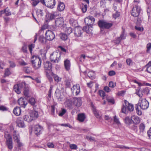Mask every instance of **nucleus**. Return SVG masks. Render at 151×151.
Returning <instances> with one entry per match:
<instances>
[{"label":"nucleus","mask_w":151,"mask_h":151,"mask_svg":"<svg viewBox=\"0 0 151 151\" xmlns=\"http://www.w3.org/2000/svg\"><path fill=\"white\" fill-rule=\"evenodd\" d=\"M149 103L148 101L145 99L140 98L139 101L138 103L135 105V108L136 112L139 115L142 114L141 109H146L149 106Z\"/></svg>","instance_id":"1"},{"label":"nucleus","mask_w":151,"mask_h":151,"mask_svg":"<svg viewBox=\"0 0 151 151\" xmlns=\"http://www.w3.org/2000/svg\"><path fill=\"white\" fill-rule=\"evenodd\" d=\"M31 62L32 66L35 70L39 69L41 66L42 60L39 57L33 55L31 58Z\"/></svg>","instance_id":"2"},{"label":"nucleus","mask_w":151,"mask_h":151,"mask_svg":"<svg viewBox=\"0 0 151 151\" xmlns=\"http://www.w3.org/2000/svg\"><path fill=\"white\" fill-rule=\"evenodd\" d=\"M38 112L35 111H31L28 114L24 115L23 117L24 120L28 122H31L35 118L38 116Z\"/></svg>","instance_id":"3"},{"label":"nucleus","mask_w":151,"mask_h":151,"mask_svg":"<svg viewBox=\"0 0 151 151\" xmlns=\"http://www.w3.org/2000/svg\"><path fill=\"white\" fill-rule=\"evenodd\" d=\"M95 21V19L92 16H88L85 18L84 19V22L86 25H89V28L86 31L88 33H90L91 32L92 30V25L94 23Z\"/></svg>","instance_id":"4"},{"label":"nucleus","mask_w":151,"mask_h":151,"mask_svg":"<svg viewBox=\"0 0 151 151\" xmlns=\"http://www.w3.org/2000/svg\"><path fill=\"white\" fill-rule=\"evenodd\" d=\"M40 2L48 8L52 9L55 4V0H40Z\"/></svg>","instance_id":"5"},{"label":"nucleus","mask_w":151,"mask_h":151,"mask_svg":"<svg viewBox=\"0 0 151 151\" xmlns=\"http://www.w3.org/2000/svg\"><path fill=\"white\" fill-rule=\"evenodd\" d=\"M61 55L60 52H54L50 56V60L53 63H58L61 59L60 56Z\"/></svg>","instance_id":"6"},{"label":"nucleus","mask_w":151,"mask_h":151,"mask_svg":"<svg viewBox=\"0 0 151 151\" xmlns=\"http://www.w3.org/2000/svg\"><path fill=\"white\" fill-rule=\"evenodd\" d=\"M98 25L100 28L109 29L112 27L113 24L103 20H99L98 22Z\"/></svg>","instance_id":"7"},{"label":"nucleus","mask_w":151,"mask_h":151,"mask_svg":"<svg viewBox=\"0 0 151 151\" xmlns=\"http://www.w3.org/2000/svg\"><path fill=\"white\" fill-rule=\"evenodd\" d=\"M141 9L140 7L137 5L134 6L132 10L131 11V14L132 16L134 17H138L140 13Z\"/></svg>","instance_id":"8"},{"label":"nucleus","mask_w":151,"mask_h":151,"mask_svg":"<svg viewBox=\"0 0 151 151\" xmlns=\"http://www.w3.org/2000/svg\"><path fill=\"white\" fill-rule=\"evenodd\" d=\"M46 38L47 40L49 41L52 40L55 38V35L53 32L51 30H48L45 33Z\"/></svg>","instance_id":"9"},{"label":"nucleus","mask_w":151,"mask_h":151,"mask_svg":"<svg viewBox=\"0 0 151 151\" xmlns=\"http://www.w3.org/2000/svg\"><path fill=\"white\" fill-rule=\"evenodd\" d=\"M44 68L46 73H51L52 71V64L50 62L47 61L44 63Z\"/></svg>","instance_id":"10"},{"label":"nucleus","mask_w":151,"mask_h":151,"mask_svg":"<svg viewBox=\"0 0 151 151\" xmlns=\"http://www.w3.org/2000/svg\"><path fill=\"white\" fill-rule=\"evenodd\" d=\"M18 103L21 107L24 108H25L27 104V100L24 97H22L19 99Z\"/></svg>","instance_id":"11"},{"label":"nucleus","mask_w":151,"mask_h":151,"mask_svg":"<svg viewBox=\"0 0 151 151\" xmlns=\"http://www.w3.org/2000/svg\"><path fill=\"white\" fill-rule=\"evenodd\" d=\"M71 91L73 93H75L76 95H78L80 92V88L79 84L74 85L71 88Z\"/></svg>","instance_id":"12"},{"label":"nucleus","mask_w":151,"mask_h":151,"mask_svg":"<svg viewBox=\"0 0 151 151\" xmlns=\"http://www.w3.org/2000/svg\"><path fill=\"white\" fill-rule=\"evenodd\" d=\"M73 103L75 106H80L82 104V101L81 98H74L73 99Z\"/></svg>","instance_id":"13"},{"label":"nucleus","mask_w":151,"mask_h":151,"mask_svg":"<svg viewBox=\"0 0 151 151\" xmlns=\"http://www.w3.org/2000/svg\"><path fill=\"white\" fill-rule=\"evenodd\" d=\"M55 24L56 26L59 27H61L64 24V19L63 18H57L55 21Z\"/></svg>","instance_id":"14"},{"label":"nucleus","mask_w":151,"mask_h":151,"mask_svg":"<svg viewBox=\"0 0 151 151\" xmlns=\"http://www.w3.org/2000/svg\"><path fill=\"white\" fill-rule=\"evenodd\" d=\"M83 31V29L80 27H76L75 28L74 30V34L77 37H80Z\"/></svg>","instance_id":"15"},{"label":"nucleus","mask_w":151,"mask_h":151,"mask_svg":"<svg viewBox=\"0 0 151 151\" xmlns=\"http://www.w3.org/2000/svg\"><path fill=\"white\" fill-rule=\"evenodd\" d=\"M42 127L40 125H37L35 126L34 130L35 134L37 136L39 135L41 133Z\"/></svg>","instance_id":"16"},{"label":"nucleus","mask_w":151,"mask_h":151,"mask_svg":"<svg viewBox=\"0 0 151 151\" xmlns=\"http://www.w3.org/2000/svg\"><path fill=\"white\" fill-rule=\"evenodd\" d=\"M91 106L92 110L95 116L97 118L100 119L101 118L100 114L98 111L96 110V107L92 104H91Z\"/></svg>","instance_id":"17"},{"label":"nucleus","mask_w":151,"mask_h":151,"mask_svg":"<svg viewBox=\"0 0 151 151\" xmlns=\"http://www.w3.org/2000/svg\"><path fill=\"white\" fill-rule=\"evenodd\" d=\"M124 104L127 107V109L131 111H133L134 109V107L133 104L129 103L126 100H124Z\"/></svg>","instance_id":"18"},{"label":"nucleus","mask_w":151,"mask_h":151,"mask_svg":"<svg viewBox=\"0 0 151 151\" xmlns=\"http://www.w3.org/2000/svg\"><path fill=\"white\" fill-rule=\"evenodd\" d=\"M17 123V126L21 128H24L25 127V125L24 124V122L22 120L21 118H19L18 119Z\"/></svg>","instance_id":"19"},{"label":"nucleus","mask_w":151,"mask_h":151,"mask_svg":"<svg viewBox=\"0 0 151 151\" xmlns=\"http://www.w3.org/2000/svg\"><path fill=\"white\" fill-rule=\"evenodd\" d=\"M132 122L135 124H137L140 122V119L139 118L135 115H133L132 116Z\"/></svg>","instance_id":"20"},{"label":"nucleus","mask_w":151,"mask_h":151,"mask_svg":"<svg viewBox=\"0 0 151 151\" xmlns=\"http://www.w3.org/2000/svg\"><path fill=\"white\" fill-rule=\"evenodd\" d=\"M64 63L65 69L67 70H69L70 69V61L68 59L65 60L64 62Z\"/></svg>","instance_id":"21"},{"label":"nucleus","mask_w":151,"mask_h":151,"mask_svg":"<svg viewBox=\"0 0 151 151\" xmlns=\"http://www.w3.org/2000/svg\"><path fill=\"white\" fill-rule=\"evenodd\" d=\"M65 8V5L63 3L60 2L58 4L57 9L59 11H62L64 10Z\"/></svg>","instance_id":"22"},{"label":"nucleus","mask_w":151,"mask_h":151,"mask_svg":"<svg viewBox=\"0 0 151 151\" xmlns=\"http://www.w3.org/2000/svg\"><path fill=\"white\" fill-rule=\"evenodd\" d=\"M13 136L15 142L19 140V136L16 131H14L13 132Z\"/></svg>","instance_id":"23"},{"label":"nucleus","mask_w":151,"mask_h":151,"mask_svg":"<svg viewBox=\"0 0 151 151\" xmlns=\"http://www.w3.org/2000/svg\"><path fill=\"white\" fill-rule=\"evenodd\" d=\"M21 113V109L19 107H15L13 110V113L16 116L19 115Z\"/></svg>","instance_id":"24"},{"label":"nucleus","mask_w":151,"mask_h":151,"mask_svg":"<svg viewBox=\"0 0 151 151\" xmlns=\"http://www.w3.org/2000/svg\"><path fill=\"white\" fill-rule=\"evenodd\" d=\"M85 118L84 113L80 114L78 115V119L81 122H83Z\"/></svg>","instance_id":"25"},{"label":"nucleus","mask_w":151,"mask_h":151,"mask_svg":"<svg viewBox=\"0 0 151 151\" xmlns=\"http://www.w3.org/2000/svg\"><path fill=\"white\" fill-rule=\"evenodd\" d=\"M6 143L8 148L12 150L13 147L12 140H7Z\"/></svg>","instance_id":"26"},{"label":"nucleus","mask_w":151,"mask_h":151,"mask_svg":"<svg viewBox=\"0 0 151 151\" xmlns=\"http://www.w3.org/2000/svg\"><path fill=\"white\" fill-rule=\"evenodd\" d=\"M145 66L147 68L146 71L151 73V61H149Z\"/></svg>","instance_id":"27"},{"label":"nucleus","mask_w":151,"mask_h":151,"mask_svg":"<svg viewBox=\"0 0 151 151\" xmlns=\"http://www.w3.org/2000/svg\"><path fill=\"white\" fill-rule=\"evenodd\" d=\"M14 91L17 94H19L21 92V89L17 84L15 85L14 87Z\"/></svg>","instance_id":"28"},{"label":"nucleus","mask_w":151,"mask_h":151,"mask_svg":"<svg viewBox=\"0 0 151 151\" xmlns=\"http://www.w3.org/2000/svg\"><path fill=\"white\" fill-rule=\"evenodd\" d=\"M17 85H18V86L21 90L23 88L25 89L28 86L26 85L25 83L23 82L19 83L18 84H17Z\"/></svg>","instance_id":"29"},{"label":"nucleus","mask_w":151,"mask_h":151,"mask_svg":"<svg viewBox=\"0 0 151 151\" xmlns=\"http://www.w3.org/2000/svg\"><path fill=\"white\" fill-rule=\"evenodd\" d=\"M66 105L69 108L72 109L73 108L72 102L70 100H68L65 103Z\"/></svg>","instance_id":"30"},{"label":"nucleus","mask_w":151,"mask_h":151,"mask_svg":"<svg viewBox=\"0 0 151 151\" xmlns=\"http://www.w3.org/2000/svg\"><path fill=\"white\" fill-rule=\"evenodd\" d=\"M71 81L70 79L66 78L64 81V83L66 87H69L70 86Z\"/></svg>","instance_id":"31"},{"label":"nucleus","mask_w":151,"mask_h":151,"mask_svg":"<svg viewBox=\"0 0 151 151\" xmlns=\"http://www.w3.org/2000/svg\"><path fill=\"white\" fill-rule=\"evenodd\" d=\"M139 132L141 133H143L145 128V125L143 123L141 124L139 126Z\"/></svg>","instance_id":"32"},{"label":"nucleus","mask_w":151,"mask_h":151,"mask_svg":"<svg viewBox=\"0 0 151 151\" xmlns=\"http://www.w3.org/2000/svg\"><path fill=\"white\" fill-rule=\"evenodd\" d=\"M132 118L130 119L128 117H127L125 118V123L128 124H129L132 123Z\"/></svg>","instance_id":"33"},{"label":"nucleus","mask_w":151,"mask_h":151,"mask_svg":"<svg viewBox=\"0 0 151 151\" xmlns=\"http://www.w3.org/2000/svg\"><path fill=\"white\" fill-rule=\"evenodd\" d=\"M29 102L31 105L35 106L36 101L35 98H31L29 99Z\"/></svg>","instance_id":"34"},{"label":"nucleus","mask_w":151,"mask_h":151,"mask_svg":"<svg viewBox=\"0 0 151 151\" xmlns=\"http://www.w3.org/2000/svg\"><path fill=\"white\" fill-rule=\"evenodd\" d=\"M23 93L26 97H29L30 96L29 94V90L28 88L27 87L24 89Z\"/></svg>","instance_id":"35"},{"label":"nucleus","mask_w":151,"mask_h":151,"mask_svg":"<svg viewBox=\"0 0 151 151\" xmlns=\"http://www.w3.org/2000/svg\"><path fill=\"white\" fill-rule=\"evenodd\" d=\"M46 38H45L43 36L41 35L39 37V40L41 43H45L46 42Z\"/></svg>","instance_id":"36"},{"label":"nucleus","mask_w":151,"mask_h":151,"mask_svg":"<svg viewBox=\"0 0 151 151\" xmlns=\"http://www.w3.org/2000/svg\"><path fill=\"white\" fill-rule=\"evenodd\" d=\"M5 137L6 138L7 140H12V137L10 134L7 132H5L4 135Z\"/></svg>","instance_id":"37"},{"label":"nucleus","mask_w":151,"mask_h":151,"mask_svg":"<svg viewBox=\"0 0 151 151\" xmlns=\"http://www.w3.org/2000/svg\"><path fill=\"white\" fill-rule=\"evenodd\" d=\"M81 9L83 13H85L87 10V5L86 4H82L81 5Z\"/></svg>","instance_id":"38"},{"label":"nucleus","mask_w":151,"mask_h":151,"mask_svg":"<svg viewBox=\"0 0 151 151\" xmlns=\"http://www.w3.org/2000/svg\"><path fill=\"white\" fill-rule=\"evenodd\" d=\"M150 90L148 88H144L142 91V95H147L149 93Z\"/></svg>","instance_id":"39"},{"label":"nucleus","mask_w":151,"mask_h":151,"mask_svg":"<svg viewBox=\"0 0 151 151\" xmlns=\"http://www.w3.org/2000/svg\"><path fill=\"white\" fill-rule=\"evenodd\" d=\"M60 38L63 40H65L68 38V36L65 33H61L60 35Z\"/></svg>","instance_id":"40"},{"label":"nucleus","mask_w":151,"mask_h":151,"mask_svg":"<svg viewBox=\"0 0 151 151\" xmlns=\"http://www.w3.org/2000/svg\"><path fill=\"white\" fill-rule=\"evenodd\" d=\"M36 14L38 17L42 16L43 14L42 10L41 9H38L36 12Z\"/></svg>","instance_id":"41"},{"label":"nucleus","mask_w":151,"mask_h":151,"mask_svg":"<svg viewBox=\"0 0 151 151\" xmlns=\"http://www.w3.org/2000/svg\"><path fill=\"white\" fill-rule=\"evenodd\" d=\"M107 100L108 101L112 104H114V98L112 97L109 96L107 97Z\"/></svg>","instance_id":"42"},{"label":"nucleus","mask_w":151,"mask_h":151,"mask_svg":"<svg viewBox=\"0 0 151 151\" xmlns=\"http://www.w3.org/2000/svg\"><path fill=\"white\" fill-rule=\"evenodd\" d=\"M53 78L55 81L57 83H58L61 81V78L59 77L56 75H53Z\"/></svg>","instance_id":"43"},{"label":"nucleus","mask_w":151,"mask_h":151,"mask_svg":"<svg viewBox=\"0 0 151 151\" xmlns=\"http://www.w3.org/2000/svg\"><path fill=\"white\" fill-rule=\"evenodd\" d=\"M66 111L64 109L62 108L61 110L59 113V116H63L66 112Z\"/></svg>","instance_id":"44"},{"label":"nucleus","mask_w":151,"mask_h":151,"mask_svg":"<svg viewBox=\"0 0 151 151\" xmlns=\"http://www.w3.org/2000/svg\"><path fill=\"white\" fill-rule=\"evenodd\" d=\"M114 121L116 124H117L118 125H121V123L116 116H114Z\"/></svg>","instance_id":"45"},{"label":"nucleus","mask_w":151,"mask_h":151,"mask_svg":"<svg viewBox=\"0 0 151 151\" xmlns=\"http://www.w3.org/2000/svg\"><path fill=\"white\" fill-rule=\"evenodd\" d=\"M11 74L9 68H7L5 70L4 75L6 76H8Z\"/></svg>","instance_id":"46"},{"label":"nucleus","mask_w":151,"mask_h":151,"mask_svg":"<svg viewBox=\"0 0 151 151\" xmlns=\"http://www.w3.org/2000/svg\"><path fill=\"white\" fill-rule=\"evenodd\" d=\"M125 31L124 29H123V30L122 33L120 37H119L122 40L124 39L125 38L126 35L125 34Z\"/></svg>","instance_id":"47"},{"label":"nucleus","mask_w":151,"mask_h":151,"mask_svg":"<svg viewBox=\"0 0 151 151\" xmlns=\"http://www.w3.org/2000/svg\"><path fill=\"white\" fill-rule=\"evenodd\" d=\"M4 12H5V15L6 16H9L11 14V12H9V9L8 7L4 9Z\"/></svg>","instance_id":"48"},{"label":"nucleus","mask_w":151,"mask_h":151,"mask_svg":"<svg viewBox=\"0 0 151 151\" xmlns=\"http://www.w3.org/2000/svg\"><path fill=\"white\" fill-rule=\"evenodd\" d=\"M65 32L69 34L72 32V29L70 27H66Z\"/></svg>","instance_id":"49"},{"label":"nucleus","mask_w":151,"mask_h":151,"mask_svg":"<svg viewBox=\"0 0 151 151\" xmlns=\"http://www.w3.org/2000/svg\"><path fill=\"white\" fill-rule=\"evenodd\" d=\"M22 51L24 53L27 52V47L25 45H24L22 47Z\"/></svg>","instance_id":"50"},{"label":"nucleus","mask_w":151,"mask_h":151,"mask_svg":"<svg viewBox=\"0 0 151 151\" xmlns=\"http://www.w3.org/2000/svg\"><path fill=\"white\" fill-rule=\"evenodd\" d=\"M50 73L48 72H46V76L47 77V78L49 79V81L50 82H51L52 81L53 79L49 75V73Z\"/></svg>","instance_id":"51"},{"label":"nucleus","mask_w":151,"mask_h":151,"mask_svg":"<svg viewBox=\"0 0 151 151\" xmlns=\"http://www.w3.org/2000/svg\"><path fill=\"white\" fill-rule=\"evenodd\" d=\"M24 70L27 73H30L31 70L28 67H25L24 68Z\"/></svg>","instance_id":"52"},{"label":"nucleus","mask_w":151,"mask_h":151,"mask_svg":"<svg viewBox=\"0 0 151 151\" xmlns=\"http://www.w3.org/2000/svg\"><path fill=\"white\" fill-rule=\"evenodd\" d=\"M127 109V107L125 104H123L121 109L122 112L125 113Z\"/></svg>","instance_id":"53"},{"label":"nucleus","mask_w":151,"mask_h":151,"mask_svg":"<svg viewBox=\"0 0 151 151\" xmlns=\"http://www.w3.org/2000/svg\"><path fill=\"white\" fill-rule=\"evenodd\" d=\"M53 86L51 85L50 86V89L48 92V95L49 98L51 97V95L52 91L53 88Z\"/></svg>","instance_id":"54"},{"label":"nucleus","mask_w":151,"mask_h":151,"mask_svg":"<svg viewBox=\"0 0 151 151\" xmlns=\"http://www.w3.org/2000/svg\"><path fill=\"white\" fill-rule=\"evenodd\" d=\"M7 110L8 108L6 106L3 105L0 106V110L4 111H7Z\"/></svg>","instance_id":"55"},{"label":"nucleus","mask_w":151,"mask_h":151,"mask_svg":"<svg viewBox=\"0 0 151 151\" xmlns=\"http://www.w3.org/2000/svg\"><path fill=\"white\" fill-rule=\"evenodd\" d=\"M70 147L71 149L76 150L77 148V146L75 144H70Z\"/></svg>","instance_id":"56"},{"label":"nucleus","mask_w":151,"mask_h":151,"mask_svg":"<svg viewBox=\"0 0 151 151\" xmlns=\"http://www.w3.org/2000/svg\"><path fill=\"white\" fill-rule=\"evenodd\" d=\"M120 15L119 13L117 11H116V13L113 14V17L115 19L116 18L118 17Z\"/></svg>","instance_id":"57"},{"label":"nucleus","mask_w":151,"mask_h":151,"mask_svg":"<svg viewBox=\"0 0 151 151\" xmlns=\"http://www.w3.org/2000/svg\"><path fill=\"white\" fill-rule=\"evenodd\" d=\"M56 95L57 97V99L58 100L60 101H61L62 99V98L60 95V93H57Z\"/></svg>","instance_id":"58"},{"label":"nucleus","mask_w":151,"mask_h":151,"mask_svg":"<svg viewBox=\"0 0 151 151\" xmlns=\"http://www.w3.org/2000/svg\"><path fill=\"white\" fill-rule=\"evenodd\" d=\"M99 93L101 96L103 97V99L104 97L106 96L105 93L102 90H101L99 91Z\"/></svg>","instance_id":"59"},{"label":"nucleus","mask_w":151,"mask_h":151,"mask_svg":"<svg viewBox=\"0 0 151 151\" xmlns=\"http://www.w3.org/2000/svg\"><path fill=\"white\" fill-rule=\"evenodd\" d=\"M109 87L113 88L116 86V84L114 83L112 81H110L109 83Z\"/></svg>","instance_id":"60"},{"label":"nucleus","mask_w":151,"mask_h":151,"mask_svg":"<svg viewBox=\"0 0 151 151\" xmlns=\"http://www.w3.org/2000/svg\"><path fill=\"white\" fill-rule=\"evenodd\" d=\"M121 40H122L120 37H117L116 40L114 41V42L116 44H119Z\"/></svg>","instance_id":"61"},{"label":"nucleus","mask_w":151,"mask_h":151,"mask_svg":"<svg viewBox=\"0 0 151 151\" xmlns=\"http://www.w3.org/2000/svg\"><path fill=\"white\" fill-rule=\"evenodd\" d=\"M47 145L49 148H54V145L52 143L49 142L47 143Z\"/></svg>","instance_id":"62"},{"label":"nucleus","mask_w":151,"mask_h":151,"mask_svg":"<svg viewBox=\"0 0 151 151\" xmlns=\"http://www.w3.org/2000/svg\"><path fill=\"white\" fill-rule=\"evenodd\" d=\"M147 52H148L151 49V43H148L147 45Z\"/></svg>","instance_id":"63"},{"label":"nucleus","mask_w":151,"mask_h":151,"mask_svg":"<svg viewBox=\"0 0 151 151\" xmlns=\"http://www.w3.org/2000/svg\"><path fill=\"white\" fill-rule=\"evenodd\" d=\"M148 136L150 138H151V127L147 132Z\"/></svg>","instance_id":"64"}]
</instances>
